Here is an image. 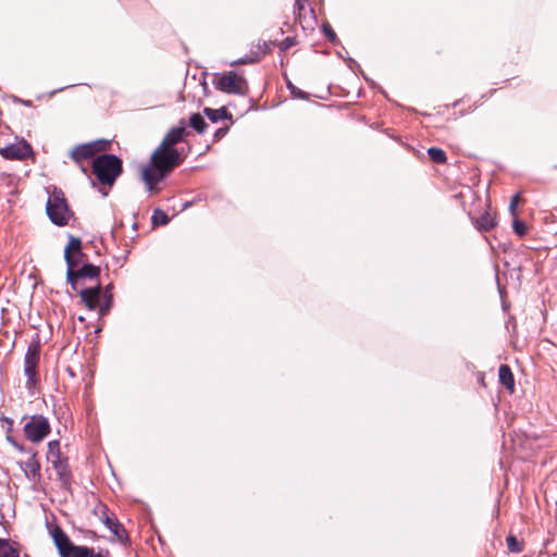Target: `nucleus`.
<instances>
[{"label":"nucleus","mask_w":557,"mask_h":557,"mask_svg":"<svg viewBox=\"0 0 557 557\" xmlns=\"http://www.w3.org/2000/svg\"><path fill=\"white\" fill-rule=\"evenodd\" d=\"M92 169L100 183L111 186L122 171V162L113 154H102L94 160Z\"/></svg>","instance_id":"f257e3e1"},{"label":"nucleus","mask_w":557,"mask_h":557,"mask_svg":"<svg viewBox=\"0 0 557 557\" xmlns=\"http://www.w3.org/2000/svg\"><path fill=\"white\" fill-rule=\"evenodd\" d=\"M213 85L226 94L245 95L248 90L246 79L233 71L214 74Z\"/></svg>","instance_id":"f03ea898"},{"label":"nucleus","mask_w":557,"mask_h":557,"mask_svg":"<svg viewBox=\"0 0 557 557\" xmlns=\"http://www.w3.org/2000/svg\"><path fill=\"white\" fill-rule=\"evenodd\" d=\"M51 537L61 557H88L90 555V548L74 545L60 527L51 530Z\"/></svg>","instance_id":"7ed1b4c3"},{"label":"nucleus","mask_w":557,"mask_h":557,"mask_svg":"<svg viewBox=\"0 0 557 557\" xmlns=\"http://www.w3.org/2000/svg\"><path fill=\"white\" fill-rule=\"evenodd\" d=\"M47 213L50 220L57 225H65L70 219V211L65 199L59 193L49 196L47 202Z\"/></svg>","instance_id":"20e7f679"},{"label":"nucleus","mask_w":557,"mask_h":557,"mask_svg":"<svg viewBox=\"0 0 557 557\" xmlns=\"http://www.w3.org/2000/svg\"><path fill=\"white\" fill-rule=\"evenodd\" d=\"M181 162L182 158L177 149L166 147L162 144H160V146L154 150V152L151 156V163L160 169L165 170L166 172L171 171Z\"/></svg>","instance_id":"39448f33"},{"label":"nucleus","mask_w":557,"mask_h":557,"mask_svg":"<svg viewBox=\"0 0 557 557\" xmlns=\"http://www.w3.org/2000/svg\"><path fill=\"white\" fill-rule=\"evenodd\" d=\"M50 423L44 416H33L24 425V433L27 440L33 443L41 442L50 433Z\"/></svg>","instance_id":"423d86ee"},{"label":"nucleus","mask_w":557,"mask_h":557,"mask_svg":"<svg viewBox=\"0 0 557 557\" xmlns=\"http://www.w3.org/2000/svg\"><path fill=\"white\" fill-rule=\"evenodd\" d=\"M82 242L79 238L70 236L69 243L64 249V259L67 265L66 278L72 280L75 268L82 262Z\"/></svg>","instance_id":"0eeeda50"},{"label":"nucleus","mask_w":557,"mask_h":557,"mask_svg":"<svg viewBox=\"0 0 557 557\" xmlns=\"http://www.w3.org/2000/svg\"><path fill=\"white\" fill-rule=\"evenodd\" d=\"M39 363V347L38 345H30L24 358V372L27 376V386L35 384L37 379V367Z\"/></svg>","instance_id":"6e6552de"},{"label":"nucleus","mask_w":557,"mask_h":557,"mask_svg":"<svg viewBox=\"0 0 557 557\" xmlns=\"http://www.w3.org/2000/svg\"><path fill=\"white\" fill-rule=\"evenodd\" d=\"M0 154L8 160H24L32 154V147L25 140H18L0 148Z\"/></svg>","instance_id":"1a4fd4ad"},{"label":"nucleus","mask_w":557,"mask_h":557,"mask_svg":"<svg viewBox=\"0 0 557 557\" xmlns=\"http://www.w3.org/2000/svg\"><path fill=\"white\" fill-rule=\"evenodd\" d=\"M100 519L119 541L123 542L127 539L123 525L116 520V518L113 515L109 513L104 506L101 507Z\"/></svg>","instance_id":"9d476101"},{"label":"nucleus","mask_w":557,"mask_h":557,"mask_svg":"<svg viewBox=\"0 0 557 557\" xmlns=\"http://www.w3.org/2000/svg\"><path fill=\"white\" fill-rule=\"evenodd\" d=\"M165 173V170L160 169L152 163L151 166H147L143 170L141 176L150 193L156 190L154 185L163 180Z\"/></svg>","instance_id":"9b49d317"},{"label":"nucleus","mask_w":557,"mask_h":557,"mask_svg":"<svg viewBox=\"0 0 557 557\" xmlns=\"http://www.w3.org/2000/svg\"><path fill=\"white\" fill-rule=\"evenodd\" d=\"M102 147L103 144L99 141L79 145L72 150L71 156L75 161H81L92 157Z\"/></svg>","instance_id":"f8f14e48"},{"label":"nucleus","mask_w":557,"mask_h":557,"mask_svg":"<svg viewBox=\"0 0 557 557\" xmlns=\"http://www.w3.org/2000/svg\"><path fill=\"white\" fill-rule=\"evenodd\" d=\"M18 465L29 481L37 482L40 476V465L36 459L35 453H30L28 460L20 462Z\"/></svg>","instance_id":"ddd939ff"},{"label":"nucleus","mask_w":557,"mask_h":557,"mask_svg":"<svg viewBox=\"0 0 557 557\" xmlns=\"http://www.w3.org/2000/svg\"><path fill=\"white\" fill-rule=\"evenodd\" d=\"M81 298L89 310H95L99 306L101 292L99 285L84 288L79 292Z\"/></svg>","instance_id":"4468645a"},{"label":"nucleus","mask_w":557,"mask_h":557,"mask_svg":"<svg viewBox=\"0 0 557 557\" xmlns=\"http://www.w3.org/2000/svg\"><path fill=\"white\" fill-rule=\"evenodd\" d=\"M185 135H187L186 126H185L184 121H181V125L171 128L169 131V133L165 135V137L163 138L161 144L166 147L174 148V146L176 144H178L180 141L183 140Z\"/></svg>","instance_id":"2eb2a0df"},{"label":"nucleus","mask_w":557,"mask_h":557,"mask_svg":"<svg viewBox=\"0 0 557 557\" xmlns=\"http://www.w3.org/2000/svg\"><path fill=\"white\" fill-rule=\"evenodd\" d=\"M99 275V268L92 264H84L81 269L74 270L72 280H67L72 287L76 289L77 281L81 278H96Z\"/></svg>","instance_id":"dca6fc26"},{"label":"nucleus","mask_w":557,"mask_h":557,"mask_svg":"<svg viewBox=\"0 0 557 557\" xmlns=\"http://www.w3.org/2000/svg\"><path fill=\"white\" fill-rule=\"evenodd\" d=\"M47 460L52 466L60 465V460H62V458L59 441H51L48 443Z\"/></svg>","instance_id":"f3484780"},{"label":"nucleus","mask_w":557,"mask_h":557,"mask_svg":"<svg viewBox=\"0 0 557 557\" xmlns=\"http://www.w3.org/2000/svg\"><path fill=\"white\" fill-rule=\"evenodd\" d=\"M0 557H20L18 547L8 540L0 539Z\"/></svg>","instance_id":"a211bd4d"},{"label":"nucleus","mask_w":557,"mask_h":557,"mask_svg":"<svg viewBox=\"0 0 557 557\" xmlns=\"http://www.w3.org/2000/svg\"><path fill=\"white\" fill-rule=\"evenodd\" d=\"M499 380L510 391H513L515 381L513 375L508 366L503 364L499 367Z\"/></svg>","instance_id":"6ab92c4d"},{"label":"nucleus","mask_w":557,"mask_h":557,"mask_svg":"<svg viewBox=\"0 0 557 557\" xmlns=\"http://www.w3.org/2000/svg\"><path fill=\"white\" fill-rule=\"evenodd\" d=\"M496 225V220L493 215L490 213H484L480 216V219L476 221V226L481 231H490Z\"/></svg>","instance_id":"aec40b11"},{"label":"nucleus","mask_w":557,"mask_h":557,"mask_svg":"<svg viewBox=\"0 0 557 557\" xmlns=\"http://www.w3.org/2000/svg\"><path fill=\"white\" fill-rule=\"evenodd\" d=\"M189 124L190 126L196 129L198 133H203L205 129H206V126H207V123L206 121L203 120V117L198 114V113H195L190 116V120H189Z\"/></svg>","instance_id":"412c9836"},{"label":"nucleus","mask_w":557,"mask_h":557,"mask_svg":"<svg viewBox=\"0 0 557 557\" xmlns=\"http://www.w3.org/2000/svg\"><path fill=\"white\" fill-rule=\"evenodd\" d=\"M428 153L430 158L436 163H443L446 161V154L441 148H429Z\"/></svg>","instance_id":"4be33fe9"},{"label":"nucleus","mask_w":557,"mask_h":557,"mask_svg":"<svg viewBox=\"0 0 557 557\" xmlns=\"http://www.w3.org/2000/svg\"><path fill=\"white\" fill-rule=\"evenodd\" d=\"M53 468L57 470V472H58L59 476L61 478V480L63 482H67L70 472H69V469H67V466H66L65 461L63 459L60 460V465L53 466Z\"/></svg>","instance_id":"5701e85b"},{"label":"nucleus","mask_w":557,"mask_h":557,"mask_svg":"<svg viewBox=\"0 0 557 557\" xmlns=\"http://www.w3.org/2000/svg\"><path fill=\"white\" fill-rule=\"evenodd\" d=\"M205 113L212 122H218L219 120H221L224 116L225 110L224 109L214 110V109L207 108V109H205Z\"/></svg>","instance_id":"b1692460"},{"label":"nucleus","mask_w":557,"mask_h":557,"mask_svg":"<svg viewBox=\"0 0 557 557\" xmlns=\"http://www.w3.org/2000/svg\"><path fill=\"white\" fill-rule=\"evenodd\" d=\"M152 222H153V224L164 225L169 222V218L162 210L157 209L153 212Z\"/></svg>","instance_id":"393cba45"},{"label":"nucleus","mask_w":557,"mask_h":557,"mask_svg":"<svg viewBox=\"0 0 557 557\" xmlns=\"http://www.w3.org/2000/svg\"><path fill=\"white\" fill-rule=\"evenodd\" d=\"M512 227H513V231L519 236H523L528 230L527 224L524 222L518 220L517 218H515V220H513Z\"/></svg>","instance_id":"a878e982"},{"label":"nucleus","mask_w":557,"mask_h":557,"mask_svg":"<svg viewBox=\"0 0 557 557\" xmlns=\"http://www.w3.org/2000/svg\"><path fill=\"white\" fill-rule=\"evenodd\" d=\"M507 547L512 553H519L521 550V546L515 536L507 537Z\"/></svg>","instance_id":"bb28decb"},{"label":"nucleus","mask_w":557,"mask_h":557,"mask_svg":"<svg viewBox=\"0 0 557 557\" xmlns=\"http://www.w3.org/2000/svg\"><path fill=\"white\" fill-rule=\"evenodd\" d=\"M518 203H519V194H516L511 198L510 203H509V211H510V213H511V215L513 218L517 216V206H518Z\"/></svg>","instance_id":"cd10ccee"},{"label":"nucleus","mask_w":557,"mask_h":557,"mask_svg":"<svg viewBox=\"0 0 557 557\" xmlns=\"http://www.w3.org/2000/svg\"><path fill=\"white\" fill-rule=\"evenodd\" d=\"M295 45L294 38L287 37L281 42V49L287 50Z\"/></svg>","instance_id":"c85d7f7f"},{"label":"nucleus","mask_w":557,"mask_h":557,"mask_svg":"<svg viewBox=\"0 0 557 557\" xmlns=\"http://www.w3.org/2000/svg\"><path fill=\"white\" fill-rule=\"evenodd\" d=\"M257 60L255 59H240L238 61H234L231 63V65H236V64H247V63H253L256 62Z\"/></svg>","instance_id":"c756f323"},{"label":"nucleus","mask_w":557,"mask_h":557,"mask_svg":"<svg viewBox=\"0 0 557 557\" xmlns=\"http://www.w3.org/2000/svg\"><path fill=\"white\" fill-rule=\"evenodd\" d=\"M324 33L326 34V36L330 38V39H334L335 38V33L331 29L330 26H324Z\"/></svg>","instance_id":"7c9ffc66"},{"label":"nucleus","mask_w":557,"mask_h":557,"mask_svg":"<svg viewBox=\"0 0 557 557\" xmlns=\"http://www.w3.org/2000/svg\"><path fill=\"white\" fill-rule=\"evenodd\" d=\"M306 0H295V7L300 12L305 8Z\"/></svg>","instance_id":"2f4dec72"},{"label":"nucleus","mask_w":557,"mask_h":557,"mask_svg":"<svg viewBox=\"0 0 557 557\" xmlns=\"http://www.w3.org/2000/svg\"><path fill=\"white\" fill-rule=\"evenodd\" d=\"M109 307H110V304H109V301H108L104 306L100 307V309H99V313H100L101 315L106 314V313H107V311L109 310Z\"/></svg>","instance_id":"473e14b6"},{"label":"nucleus","mask_w":557,"mask_h":557,"mask_svg":"<svg viewBox=\"0 0 557 557\" xmlns=\"http://www.w3.org/2000/svg\"><path fill=\"white\" fill-rule=\"evenodd\" d=\"M88 557H107L102 553H95L92 548H90V555Z\"/></svg>","instance_id":"72a5a7b5"},{"label":"nucleus","mask_w":557,"mask_h":557,"mask_svg":"<svg viewBox=\"0 0 557 557\" xmlns=\"http://www.w3.org/2000/svg\"><path fill=\"white\" fill-rule=\"evenodd\" d=\"M289 88H290V90H292L293 95H295V96H297V97H304V94H302L301 91H296V90H295V87H293V86H290V85H289Z\"/></svg>","instance_id":"f704fd0d"},{"label":"nucleus","mask_w":557,"mask_h":557,"mask_svg":"<svg viewBox=\"0 0 557 557\" xmlns=\"http://www.w3.org/2000/svg\"><path fill=\"white\" fill-rule=\"evenodd\" d=\"M13 445H14V447H15L18 451H21V453H24V451H25V448H24L22 445L17 444L16 442H13Z\"/></svg>","instance_id":"c9c22d12"}]
</instances>
